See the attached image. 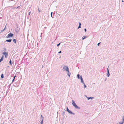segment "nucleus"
<instances>
[{
    "mask_svg": "<svg viewBox=\"0 0 124 124\" xmlns=\"http://www.w3.org/2000/svg\"><path fill=\"white\" fill-rule=\"evenodd\" d=\"M72 103L73 105L74 106L75 108H79V107L76 105V103H75L74 101L73 100H72Z\"/></svg>",
    "mask_w": 124,
    "mask_h": 124,
    "instance_id": "nucleus-1",
    "label": "nucleus"
},
{
    "mask_svg": "<svg viewBox=\"0 0 124 124\" xmlns=\"http://www.w3.org/2000/svg\"><path fill=\"white\" fill-rule=\"evenodd\" d=\"M13 34H12L11 33H10L7 36V38H9L10 37H12L13 36Z\"/></svg>",
    "mask_w": 124,
    "mask_h": 124,
    "instance_id": "nucleus-2",
    "label": "nucleus"
},
{
    "mask_svg": "<svg viewBox=\"0 0 124 124\" xmlns=\"http://www.w3.org/2000/svg\"><path fill=\"white\" fill-rule=\"evenodd\" d=\"M63 69H65L68 72H69V68L67 66H64L63 67Z\"/></svg>",
    "mask_w": 124,
    "mask_h": 124,
    "instance_id": "nucleus-3",
    "label": "nucleus"
},
{
    "mask_svg": "<svg viewBox=\"0 0 124 124\" xmlns=\"http://www.w3.org/2000/svg\"><path fill=\"white\" fill-rule=\"evenodd\" d=\"M3 55H5V57L6 58L8 55V53L6 52H4L2 54Z\"/></svg>",
    "mask_w": 124,
    "mask_h": 124,
    "instance_id": "nucleus-4",
    "label": "nucleus"
},
{
    "mask_svg": "<svg viewBox=\"0 0 124 124\" xmlns=\"http://www.w3.org/2000/svg\"><path fill=\"white\" fill-rule=\"evenodd\" d=\"M80 79L81 80V82L83 83V84H84V82L83 80V78H82V77L81 76H80Z\"/></svg>",
    "mask_w": 124,
    "mask_h": 124,
    "instance_id": "nucleus-5",
    "label": "nucleus"
},
{
    "mask_svg": "<svg viewBox=\"0 0 124 124\" xmlns=\"http://www.w3.org/2000/svg\"><path fill=\"white\" fill-rule=\"evenodd\" d=\"M67 111L69 112L70 113H71V111L68 109V108H67Z\"/></svg>",
    "mask_w": 124,
    "mask_h": 124,
    "instance_id": "nucleus-6",
    "label": "nucleus"
},
{
    "mask_svg": "<svg viewBox=\"0 0 124 124\" xmlns=\"http://www.w3.org/2000/svg\"><path fill=\"white\" fill-rule=\"evenodd\" d=\"M6 41L8 42H11V39L7 40H6Z\"/></svg>",
    "mask_w": 124,
    "mask_h": 124,
    "instance_id": "nucleus-7",
    "label": "nucleus"
},
{
    "mask_svg": "<svg viewBox=\"0 0 124 124\" xmlns=\"http://www.w3.org/2000/svg\"><path fill=\"white\" fill-rule=\"evenodd\" d=\"M13 41L15 43H16V39H14L13 40Z\"/></svg>",
    "mask_w": 124,
    "mask_h": 124,
    "instance_id": "nucleus-8",
    "label": "nucleus"
},
{
    "mask_svg": "<svg viewBox=\"0 0 124 124\" xmlns=\"http://www.w3.org/2000/svg\"><path fill=\"white\" fill-rule=\"evenodd\" d=\"M3 57H4V56H2V57H1V59H0V60H1L2 61H3Z\"/></svg>",
    "mask_w": 124,
    "mask_h": 124,
    "instance_id": "nucleus-9",
    "label": "nucleus"
},
{
    "mask_svg": "<svg viewBox=\"0 0 124 124\" xmlns=\"http://www.w3.org/2000/svg\"><path fill=\"white\" fill-rule=\"evenodd\" d=\"M1 77L2 78H3V74H2L1 76Z\"/></svg>",
    "mask_w": 124,
    "mask_h": 124,
    "instance_id": "nucleus-10",
    "label": "nucleus"
},
{
    "mask_svg": "<svg viewBox=\"0 0 124 124\" xmlns=\"http://www.w3.org/2000/svg\"><path fill=\"white\" fill-rule=\"evenodd\" d=\"M108 74H107V76L108 77H109V73L108 71Z\"/></svg>",
    "mask_w": 124,
    "mask_h": 124,
    "instance_id": "nucleus-11",
    "label": "nucleus"
},
{
    "mask_svg": "<svg viewBox=\"0 0 124 124\" xmlns=\"http://www.w3.org/2000/svg\"><path fill=\"white\" fill-rule=\"evenodd\" d=\"M86 38V37H85V36H83V37H82V39L83 40L84 39H85Z\"/></svg>",
    "mask_w": 124,
    "mask_h": 124,
    "instance_id": "nucleus-12",
    "label": "nucleus"
},
{
    "mask_svg": "<svg viewBox=\"0 0 124 124\" xmlns=\"http://www.w3.org/2000/svg\"><path fill=\"white\" fill-rule=\"evenodd\" d=\"M77 77L78 79H79L80 78L79 77V74H78L77 75Z\"/></svg>",
    "mask_w": 124,
    "mask_h": 124,
    "instance_id": "nucleus-13",
    "label": "nucleus"
},
{
    "mask_svg": "<svg viewBox=\"0 0 124 124\" xmlns=\"http://www.w3.org/2000/svg\"><path fill=\"white\" fill-rule=\"evenodd\" d=\"M84 84V87L85 88H86V85H85V83H84V84Z\"/></svg>",
    "mask_w": 124,
    "mask_h": 124,
    "instance_id": "nucleus-14",
    "label": "nucleus"
},
{
    "mask_svg": "<svg viewBox=\"0 0 124 124\" xmlns=\"http://www.w3.org/2000/svg\"><path fill=\"white\" fill-rule=\"evenodd\" d=\"M93 99V97L91 98V97H90V98H88V100H89V99Z\"/></svg>",
    "mask_w": 124,
    "mask_h": 124,
    "instance_id": "nucleus-15",
    "label": "nucleus"
},
{
    "mask_svg": "<svg viewBox=\"0 0 124 124\" xmlns=\"http://www.w3.org/2000/svg\"><path fill=\"white\" fill-rule=\"evenodd\" d=\"M52 13H53L52 12H51V17H52Z\"/></svg>",
    "mask_w": 124,
    "mask_h": 124,
    "instance_id": "nucleus-16",
    "label": "nucleus"
},
{
    "mask_svg": "<svg viewBox=\"0 0 124 124\" xmlns=\"http://www.w3.org/2000/svg\"><path fill=\"white\" fill-rule=\"evenodd\" d=\"M9 63H10V64H11V60H10V61H9Z\"/></svg>",
    "mask_w": 124,
    "mask_h": 124,
    "instance_id": "nucleus-17",
    "label": "nucleus"
},
{
    "mask_svg": "<svg viewBox=\"0 0 124 124\" xmlns=\"http://www.w3.org/2000/svg\"><path fill=\"white\" fill-rule=\"evenodd\" d=\"M15 77H16V76H15L14 77V78L13 79V80H12V82H13V81L14 80V79H15Z\"/></svg>",
    "mask_w": 124,
    "mask_h": 124,
    "instance_id": "nucleus-18",
    "label": "nucleus"
},
{
    "mask_svg": "<svg viewBox=\"0 0 124 124\" xmlns=\"http://www.w3.org/2000/svg\"><path fill=\"white\" fill-rule=\"evenodd\" d=\"M60 43L59 44H57V46H59L60 45Z\"/></svg>",
    "mask_w": 124,
    "mask_h": 124,
    "instance_id": "nucleus-19",
    "label": "nucleus"
},
{
    "mask_svg": "<svg viewBox=\"0 0 124 124\" xmlns=\"http://www.w3.org/2000/svg\"><path fill=\"white\" fill-rule=\"evenodd\" d=\"M61 53V51H60L58 53L60 54Z\"/></svg>",
    "mask_w": 124,
    "mask_h": 124,
    "instance_id": "nucleus-20",
    "label": "nucleus"
},
{
    "mask_svg": "<svg viewBox=\"0 0 124 124\" xmlns=\"http://www.w3.org/2000/svg\"><path fill=\"white\" fill-rule=\"evenodd\" d=\"M124 120V116H123V122Z\"/></svg>",
    "mask_w": 124,
    "mask_h": 124,
    "instance_id": "nucleus-21",
    "label": "nucleus"
},
{
    "mask_svg": "<svg viewBox=\"0 0 124 124\" xmlns=\"http://www.w3.org/2000/svg\"><path fill=\"white\" fill-rule=\"evenodd\" d=\"M81 26L79 25L78 27V28H81Z\"/></svg>",
    "mask_w": 124,
    "mask_h": 124,
    "instance_id": "nucleus-22",
    "label": "nucleus"
},
{
    "mask_svg": "<svg viewBox=\"0 0 124 124\" xmlns=\"http://www.w3.org/2000/svg\"><path fill=\"white\" fill-rule=\"evenodd\" d=\"M6 29V27H5V28H4V29L3 30V31L4 30H5Z\"/></svg>",
    "mask_w": 124,
    "mask_h": 124,
    "instance_id": "nucleus-23",
    "label": "nucleus"
},
{
    "mask_svg": "<svg viewBox=\"0 0 124 124\" xmlns=\"http://www.w3.org/2000/svg\"><path fill=\"white\" fill-rule=\"evenodd\" d=\"M42 123H43V120H42L41 121V124H42Z\"/></svg>",
    "mask_w": 124,
    "mask_h": 124,
    "instance_id": "nucleus-24",
    "label": "nucleus"
},
{
    "mask_svg": "<svg viewBox=\"0 0 124 124\" xmlns=\"http://www.w3.org/2000/svg\"><path fill=\"white\" fill-rule=\"evenodd\" d=\"M100 43H98V44H97V45L98 46H99V45L100 44Z\"/></svg>",
    "mask_w": 124,
    "mask_h": 124,
    "instance_id": "nucleus-25",
    "label": "nucleus"
},
{
    "mask_svg": "<svg viewBox=\"0 0 124 124\" xmlns=\"http://www.w3.org/2000/svg\"><path fill=\"white\" fill-rule=\"evenodd\" d=\"M79 25L81 26V24L80 23H79Z\"/></svg>",
    "mask_w": 124,
    "mask_h": 124,
    "instance_id": "nucleus-26",
    "label": "nucleus"
},
{
    "mask_svg": "<svg viewBox=\"0 0 124 124\" xmlns=\"http://www.w3.org/2000/svg\"><path fill=\"white\" fill-rule=\"evenodd\" d=\"M123 122L122 123H120V124H123Z\"/></svg>",
    "mask_w": 124,
    "mask_h": 124,
    "instance_id": "nucleus-27",
    "label": "nucleus"
},
{
    "mask_svg": "<svg viewBox=\"0 0 124 124\" xmlns=\"http://www.w3.org/2000/svg\"><path fill=\"white\" fill-rule=\"evenodd\" d=\"M85 32L86 31V29H85Z\"/></svg>",
    "mask_w": 124,
    "mask_h": 124,
    "instance_id": "nucleus-28",
    "label": "nucleus"
},
{
    "mask_svg": "<svg viewBox=\"0 0 124 124\" xmlns=\"http://www.w3.org/2000/svg\"><path fill=\"white\" fill-rule=\"evenodd\" d=\"M38 10L39 12L40 11V10H39V9H38Z\"/></svg>",
    "mask_w": 124,
    "mask_h": 124,
    "instance_id": "nucleus-29",
    "label": "nucleus"
},
{
    "mask_svg": "<svg viewBox=\"0 0 124 124\" xmlns=\"http://www.w3.org/2000/svg\"><path fill=\"white\" fill-rule=\"evenodd\" d=\"M30 13H31V12H30H30H29V15H30Z\"/></svg>",
    "mask_w": 124,
    "mask_h": 124,
    "instance_id": "nucleus-30",
    "label": "nucleus"
},
{
    "mask_svg": "<svg viewBox=\"0 0 124 124\" xmlns=\"http://www.w3.org/2000/svg\"><path fill=\"white\" fill-rule=\"evenodd\" d=\"M41 116H42V115H41Z\"/></svg>",
    "mask_w": 124,
    "mask_h": 124,
    "instance_id": "nucleus-31",
    "label": "nucleus"
},
{
    "mask_svg": "<svg viewBox=\"0 0 124 124\" xmlns=\"http://www.w3.org/2000/svg\"><path fill=\"white\" fill-rule=\"evenodd\" d=\"M122 2H123V0H122Z\"/></svg>",
    "mask_w": 124,
    "mask_h": 124,
    "instance_id": "nucleus-32",
    "label": "nucleus"
}]
</instances>
